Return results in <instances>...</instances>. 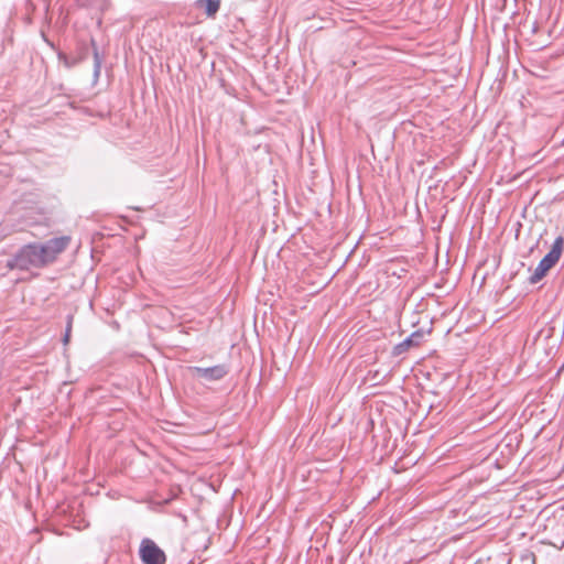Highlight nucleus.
<instances>
[{
  "label": "nucleus",
  "mask_w": 564,
  "mask_h": 564,
  "mask_svg": "<svg viewBox=\"0 0 564 564\" xmlns=\"http://www.w3.org/2000/svg\"><path fill=\"white\" fill-rule=\"evenodd\" d=\"M93 46H95V41H91ZM101 57L99 55V52L97 47H94V76L97 78L100 74L101 68Z\"/></svg>",
  "instance_id": "obj_8"
},
{
  "label": "nucleus",
  "mask_w": 564,
  "mask_h": 564,
  "mask_svg": "<svg viewBox=\"0 0 564 564\" xmlns=\"http://www.w3.org/2000/svg\"><path fill=\"white\" fill-rule=\"evenodd\" d=\"M564 247V238L558 236L555 238L551 250L541 259L533 273L529 278L530 283L535 284L541 281L546 272L560 260Z\"/></svg>",
  "instance_id": "obj_2"
},
{
  "label": "nucleus",
  "mask_w": 564,
  "mask_h": 564,
  "mask_svg": "<svg viewBox=\"0 0 564 564\" xmlns=\"http://www.w3.org/2000/svg\"><path fill=\"white\" fill-rule=\"evenodd\" d=\"M39 253L37 243L25 245L8 260L7 267L11 270L19 269L23 271L31 268H43L44 263Z\"/></svg>",
  "instance_id": "obj_1"
},
{
  "label": "nucleus",
  "mask_w": 564,
  "mask_h": 564,
  "mask_svg": "<svg viewBox=\"0 0 564 564\" xmlns=\"http://www.w3.org/2000/svg\"><path fill=\"white\" fill-rule=\"evenodd\" d=\"M423 338V332L415 330L401 343L397 344L392 349L393 356H400L408 351L411 347H417Z\"/></svg>",
  "instance_id": "obj_6"
},
{
  "label": "nucleus",
  "mask_w": 564,
  "mask_h": 564,
  "mask_svg": "<svg viewBox=\"0 0 564 564\" xmlns=\"http://www.w3.org/2000/svg\"><path fill=\"white\" fill-rule=\"evenodd\" d=\"M139 555L143 564H165L164 551L151 539L144 538L140 543Z\"/></svg>",
  "instance_id": "obj_4"
},
{
  "label": "nucleus",
  "mask_w": 564,
  "mask_h": 564,
  "mask_svg": "<svg viewBox=\"0 0 564 564\" xmlns=\"http://www.w3.org/2000/svg\"><path fill=\"white\" fill-rule=\"evenodd\" d=\"M191 371L195 377L203 378L208 381L220 380L228 373V369L225 365H216L207 368L195 366L191 368Z\"/></svg>",
  "instance_id": "obj_5"
},
{
  "label": "nucleus",
  "mask_w": 564,
  "mask_h": 564,
  "mask_svg": "<svg viewBox=\"0 0 564 564\" xmlns=\"http://www.w3.org/2000/svg\"><path fill=\"white\" fill-rule=\"evenodd\" d=\"M198 4L204 9L207 15H214L220 7L219 0H198Z\"/></svg>",
  "instance_id": "obj_7"
},
{
  "label": "nucleus",
  "mask_w": 564,
  "mask_h": 564,
  "mask_svg": "<svg viewBox=\"0 0 564 564\" xmlns=\"http://www.w3.org/2000/svg\"><path fill=\"white\" fill-rule=\"evenodd\" d=\"M68 236L55 237L44 243H37L39 254L42 258L44 267L55 261L57 256L62 253L69 245Z\"/></svg>",
  "instance_id": "obj_3"
},
{
  "label": "nucleus",
  "mask_w": 564,
  "mask_h": 564,
  "mask_svg": "<svg viewBox=\"0 0 564 564\" xmlns=\"http://www.w3.org/2000/svg\"><path fill=\"white\" fill-rule=\"evenodd\" d=\"M72 321H73V317L69 315L67 317V326H66V329H65V334H64V337H63V343L66 345L69 340V335H70V330H72Z\"/></svg>",
  "instance_id": "obj_9"
},
{
  "label": "nucleus",
  "mask_w": 564,
  "mask_h": 564,
  "mask_svg": "<svg viewBox=\"0 0 564 564\" xmlns=\"http://www.w3.org/2000/svg\"><path fill=\"white\" fill-rule=\"evenodd\" d=\"M58 56H59V58H61V59H62V58L64 59V63H65V65H66L67 67H72V66L75 64V62H70V61H68V59H67V57H66V56H64V55H62V54H59Z\"/></svg>",
  "instance_id": "obj_10"
}]
</instances>
